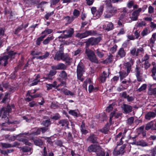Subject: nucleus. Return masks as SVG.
<instances>
[{
    "label": "nucleus",
    "mask_w": 156,
    "mask_h": 156,
    "mask_svg": "<svg viewBox=\"0 0 156 156\" xmlns=\"http://www.w3.org/2000/svg\"><path fill=\"white\" fill-rule=\"evenodd\" d=\"M97 156H105V153L101 148L97 152Z\"/></svg>",
    "instance_id": "48"
},
{
    "label": "nucleus",
    "mask_w": 156,
    "mask_h": 156,
    "mask_svg": "<svg viewBox=\"0 0 156 156\" xmlns=\"http://www.w3.org/2000/svg\"><path fill=\"white\" fill-rule=\"evenodd\" d=\"M113 59V56L110 55L108 56V57L104 61L105 63H110Z\"/></svg>",
    "instance_id": "42"
},
{
    "label": "nucleus",
    "mask_w": 156,
    "mask_h": 156,
    "mask_svg": "<svg viewBox=\"0 0 156 156\" xmlns=\"http://www.w3.org/2000/svg\"><path fill=\"white\" fill-rule=\"evenodd\" d=\"M2 86L5 88L8 89L9 91L10 92H13L14 90V88L12 87H11L8 83H2Z\"/></svg>",
    "instance_id": "24"
},
{
    "label": "nucleus",
    "mask_w": 156,
    "mask_h": 156,
    "mask_svg": "<svg viewBox=\"0 0 156 156\" xmlns=\"http://www.w3.org/2000/svg\"><path fill=\"white\" fill-rule=\"evenodd\" d=\"M107 10L109 13L113 16L116 13L117 11V8L113 6L110 8H108Z\"/></svg>",
    "instance_id": "20"
},
{
    "label": "nucleus",
    "mask_w": 156,
    "mask_h": 156,
    "mask_svg": "<svg viewBox=\"0 0 156 156\" xmlns=\"http://www.w3.org/2000/svg\"><path fill=\"white\" fill-rule=\"evenodd\" d=\"M81 130L82 133L84 134H86L88 132L86 130L85 124L83 122H82V124L81 126Z\"/></svg>",
    "instance_id": "37"
},
{
    "label": "nucleus",
    "mask_w": 156,
    "mask_h": 156,
    "mask_svg": "<svg viewBox=\"0 0 156 156\" xmlns=\"http://www.w3.org/2000/svg\"><path fill=\"white\" fill-rule=\"evenodd\" d=\"M107 77V74L106 73L104 72L101 76L99 78V80L101 82H105Z\"/></svg>",
    "instance_id": "31"
},
{
    "label": "nucleus",
    "mask_w": 156,
    "mask_h": 156,
    "mask_svg": "<svg viewBox=\"0 0 156 156\" xmlns=\"http://www.w3.org/2000/svg\"><path fill=\"white\" fill-rule=\"evenodd\" d=\"M119 116V115L118 114H116L115 111H114L111 114L109 119V122L110 124H111L112 123V119L113 116H115L116 118H118Z\"/></svg>",
    "instance_id": "35"
},
{
    "label": "nucleus",
    "mask_w": 156,
    "mask_h": 156,
    "mask_svg": "<svg viewBox=\"0 0 156 156\" xmlns=\"http://www.w3.org/2000/svg\"><path fill=\"white\" fill-rule=\"evenodd\" d=\"M26 134V133H20L16 136H10L9 135H5V137L6 138H8V140L10 141H14L17 139L20 141H22L26 145L30 146L31 145V143L29 142L27 140L23 138L25 137Z\"/></svg>",
    "instance_id": "2"
},
{
    "label": "nucleus",
    "mask_w": 156,
    "mask_h": 156,
    "mask_svg": "<svg viewBox=\"0 0 156 156\" xmlns=\"http://www.w3.org/2000/svg\"><path fill=\"white\" fill-rule=\"evenodd\" d=\"M62 60L65 61L68 64H69L72 62L71 59L67 54L64 55L63 57H62Z\"/></svg>",
    "instance_id": "22"
},
{
    "label": "nucleus",
    "mask_w": 156,
    "mask_h": 156,
    "mask_svg": "<svg viewBox=\"0 0 156 156\" xmlns=\"http://www.w3.org/2000/svg\"><path fill=\"white\" fill-rule=\"evenodd\" d=\"M74 17L73 16L70 17L69 16H67L65 17V19L69 23L72 22L74 20Z\"/></svg>",
    "instance_id": "46"
},
{
    "label": "nucleus",
    "mask_w": 156,
    "mask_h": 156,
    "mask_svg": "<svg viewBox=\"0 0 156 156\" xmlns=\"http://www.w3.org/2000/svg\"><path fill=\"white\" fill-rule=\"evenodd\" d=\"M46 37V35H42L37 38L36 41V44L39 45H40L41 44V42L43 40V39L44 38Z\"/></svg>",
    "instance_id": "36"
},
{
    "label": "nucleus",
    "mask_w": 156,
    "mask_h": 156,
    "mask_svg": "<svg viewBox=\"0 0 156 156\" xmlns=\"http://www.w3.org/2000/svg\"><path fill=\"white\" fill-rule=\"evenodd\" d=\"M128 87V85L123 86L122 85L119 86L117 88V90L118 91L120 92L126 89Z\"/></svg>",
    "instance_id": "44"
},
{
    "label": "nucleus",
    "mask_w": 156,
    "mask_h": 156,
    "mask_svg": "<svg viewBox=\"0 0 156 156\" xmlns=\"http://www.w3.org/2000/svg\"><path fill=\"white\" fill-rule=\"evenodd\" d=\"M14 105H12L11 106L8 105L6 108H3L0 110V117L2 114V119H4L8 122V118L7 115L10 112L12 108H14Z\"/></svg>",
    "instance_id": "6"
},
{
    "label": "nucleus",
    "mask_w": 156,
    "mask_h": 156,
    "mask_svg": "<svg viewBox=\"0 0 156 156\" xmlns=\"http://www.w3.org/2000/svg\"><path fill=\"white\" fill-rule=\"evenodd\" d=\"M56 71L55 70H50L49 73L46 75V76L44 77L46 80H52L53 79L52 77L56 73Z\"/></svg>",
    "instance_id": "18"
},
{
    "label": "nucleus",
    "mask_w": 156,
    "mask_h": 156,
    "mask_svg": "<svg viewBox=\"0 0 156 156\" xmlns=\"http://www.w3.org/2000/svg\"><path fill=\"white\" fill-rule=\"evenodd\" d=\"M146 25V23L144 21L140 22H137L136 24V26L138 27H143L145 26Z\"/></svg>",
    "instance_id": "41"
},
{
    "label": "nucleus",
    "mask_w": 156,
    "mask_h": 156,
    "mask_svg": "<svg viewBox=\"0 0 156 156\" xmlns=\"http://www.w3.org/2000/svg\"><path fill=\"white\" fill-rule=\"evenodd\" d=\"M151 64L148 61H146L144 63V67L145 69H147L150 66Z\"/></svg>",
    "instance_id": "59"
},
{
    "label": "nucleus",
    "mask_w": 156,
    "mask_h": 156,
    "mask_svg": "<svg viewBox=\"0 0 156 156\" xmlns=\"http://www.w3.org/2000/svg\"><path fill=\"white\" fill-rule=\"evenodd\" d=\"M125 55L126 53L124 49L123 48H120L118 52V56L120 57V58H122L125 56Z\"/></svg>",
    "instance_id": "26"
},
{
    "label": "nucleus",
    "mask_w": 156,
    "mask_h": 156,
    "mask_svg": "<svg viewBox=\"0 0 156 156\" xmlns=\"http://www.w3.org/2000/svg\"><path fill=\"white\" fill-rule=\"evenodd\" d=\"M150 31L149 30V28H144L141 32V35L144 37L146 36L150 33Z\"/></svg>",
    "instance_id": "30"
},
{
    "label": "nucleus",
    "mask_w": 156,
    "mask_h": 156,
    "mask_svg": "<svg viewBox=\"0 0 156 156\" xmlns=\"http://www.w3.org/2000/svg\"><path fill=\"white\" fill-rule=\"evenodd\" d=\"M148 13L150 14L153 13L154 12V8L151 6H150L148 7Z\"/></svg>",
    "instance_id": "62"
},
{
    "label": "nucleus",
    "mask_w": 156,
    "mask_h": 156,
    "mask_svg": "<svg viewBox=\"0 0 156 156\" xmlns=\"http://www.w3.org/2000/svg\"><path fill=\"white\" fill-rule=\"evenodd\" d=\"M11 47H8L5 52V55L0 57V67L5 66L8 64V60L9 58H12L14 57L16 52L11 50Z\"/></svg>",
    "instance_id": "1"
},
{
    "label": "nucleus",
    "mask_w": 156,
    "mask_h": 156,
    "mask_svg": "<svg viewBox=\"0 0 156 156\" xmlns=\"http://www.w3.org/2000/svg\"><path fill=\"white\" fill-rule=\"evenodd\" d=\"M60 116L58 113H56L52 117H51V118L53 119L57 120L60 118Z\"/></svg>",
    "instance_id": "58"
},
{
    "label": "nucleus",
    "mask_w": 156,
    "mask_h": 156,
    "mask_svg": "<svg viewBox=\"0 0 156 156\" xmlns=\"http://www.w3.org/2000/svg\"><path fill=\"white\" fill-rule=\"evenodd\" d=\"M96 52L97 56L100 58H102L104 55V54L102 52L100 51L99 49H97L96 50Z\"/></svg>",
    "instance_id": "45"
},
{
    "label": "nucleus",
    "mask_w": 156,
    "mask_h": 156,
    "mask_svg": "<svg viewBox=\"0 0 156 156\" xmlns=\"http://www.w3.org/2000/svg\"><path fill=\"white\" fill-rule=\"evenodd\" d=\"M101 38L99 37L96 38L91 37L88 39L86 42L87 45H95L98 44L101 41Z\"/></svg>",
    "instance_id": "8"
},
{
    "label": "nucleus",
    "mask_w": 156,
    "mask_h": 156,
    "mask_svg": "<svg viewBox=\"0 0 156 156\" xmlns=\"http://www.w3.org/2000/svg\"><path fill=\"white\" fill-rule=\"evenodd\" d=\"M62 92H63L66 95L73 96L74 94V93L72 92L67 89H64V90H62Z\"/></svg>",
    "instance_id": "43"
},
{
    "label": "nucleus",
    "mask_w": 156,
    "mask_h": 156,
    "mask_svg": "<svg viewBox=\"0 0 156 156\" xmlns=\"http://www.w3.org/2000/svg\"><path fill=\"white\" fill-rule=\"evenodd\" d=\"M131 63L127 62L126 63L125 71L121 70L119 72V74L120 79L121 80H122L129 73L131 70V66L133 63V60L130 61Z\"/></svg>",
    "instance_id": "3"
},
{
    "label": "nucleus",
    "mask_w": 156,
    "mask_h": 156,
    "mask_svg": "<svg viewBox=\"0 0 156 156\" xmlns=\"http://www.w3.org/2000/svg\"><path fill=\"white\" fill-rule=\"evenodd\" d=\"M97 139L96 136L92 134L88 137V140L92 143H95L97 142Z\"/></svg>",
    "instance_id": "27"
},
{
    "label": "nucleus",
    "mask_w": 156,
    "mask_h": 156,
    "mask_svg": "<svg viewBox=\"0 0 156 156\" xmlns=\"http://www.w3.org/2000/svg\"><path fill=\"white\" fill-rule=\"evenodd\" d=\"M52 68L55 70L65 69L66 68V66L63 63H59L55 66H52Z\"/></svg>",
    "instance_id": "17"
},
{
    "label": "nucleus",
    "mask_w": 156,
    "mask_h": 156,
    "mask_svg": "<svg viewBox=\"0 0 156 156\" xmlns=\"http://www.w3.org/2000/svg\"><path fill=\"white\" fill-rule=\"evenodd\" d=\"M74 32L73 29L70 28L69 29L65 30V33H66L64 35H61L58 37V38H67L70 37L72 36Z\"/></svg>",
    "instance_id": "11"
},
{
    "label": "nucleus",
    "mask_w": 156,
    "mask_h": 156,
    "mask_svg": "<svg viewBox=\"0 0 156 156\" xmlns=\"http://www.w3.org/2000/svg\"><path fill=\"white\" fill-rule=\"evenodd\" d=\"M80 12L77 9H75L73 12V14L74 18H77L80 15Z\"/></svg>",
    "instance_id": "40"
},
{
    "label": "nucleus",
    "mask_w": 156,
    "mask_h": 156,
    "mask_svg": "<svg viewBox=\"0 0 156 156\" xmlns=\"http://www.w3.org/2000/svg\"><path fill=\"white\" fill-rule=\"evenodd\" d=\"M69 113L74 116H77V112L74 110H70L69 111Z\"/></svg>",
    "instance_id": "57"
},
{
    "label": "nucleus",
    "mask_w": 156,
    "mask_h": 156,
    "mask_svg": "<svg viewBox=\"0 0 156 156\" xmlns=\"http://www.w3.org/2000/svg\"><path fill=\"white\" fill-rule=\"evenodd\" d=\"M148 94L150 95H154L156 96V88L154 89H150L148 91Z\"/></svg>",
    "instance_id": "39"
},
{
    "label": "nucleus",
    "mask_w": 156,
    "mask_h": 156,
    "mask_svg": "<svg viewBox=\"0 0 156 156\" xmlns=\"http://www.w3.org/2000/svg\"><path fill=\"white\" fill-rule=\"evenodd\" d=\"M35 144L37 146H40L43 144V142L40 139L37 138L34 140Z\"/></svg>",
    "instance_id": "33"
},
{
    "label": "nucleus",
    "mask_w": 156,
    "mask_h": 156,
    "mask_svg": "<svg viewBox=\"0 0 156 156\" xmlns=\"http://www.w3.org/2000/svg\"><path fill=\"white\" fill-rule=\"evenodd\" d=\"M133 120L134 118L133 117H131L128 119L127 122L129 124L131 125L133 123Z\"/></svg>",
    "instance_id": "64"
},
{
    "label": "nucleus",
    "mask_w": 156,
    "mask_h": 156,
    "mask_svg": "<svg viewBox=\"0 0 156 156\" xmlns=\"http://www.w3.org/2000/svg\"><path fill=\"white\" fill-rule=\"evenodd\" d=\"M48 129L47 127H42L40 129L34 128L32 129V131L30 133L31 135H36L40 134L41 131L43 133L48 130Z\"/></svg>",
    "instance_id": "9"
},
{
    "label": "nucleus",
    "mask_w": 156,
    "mask_h": 156,
    "mask_svg": "<svg viewBox=\"0 0 156 156\" xmlns=\"http://www.w3.org/2000/svg\"><path fill=\"white\" fill-rule=\"evenodd\" d=\"M122 108L124 112L126 113H129L131 112L132 111V107L128 105L124 104Z\"/></svg>",
    "instance_id": "19"
},
{
    "label": "nucleus",
    "mask_w": 156,
    "mask_h": 156,
    "mask_svg": "<svg viewBox=\"0 0 156 156\" xmlns=\"http://www.w3.org/2000/svg\"><path fill=\"white\" fill-rule=\"evenodd\" d=\"M122 12L123 13L121 14L120 16V20H122L123 19H127L128 17H130V16H128V13L127 12V9L126 8H123L122 9Z\"/></svg>",
    "instance_id": "13"
},
{
    "label": "nucleus",
    "mask_w": 156,
    "mask_h": 156,
    "mask_svg": "<svg viewBox=\"0 0 156 156\" xmlns=\"http://www.w3.org/2000/svg\"><path fill=\"white\" fill-rule=\"evenodd\" d=\"M103 9L104 6L103 5L100 6L98 10L95 7H92L91 9V11L94 19H97L100 17L102 13Z\"/></svg>",
    "instance_id": "5"
},
{
    "label": "nucleus",
    "mask_w": 156,
    "mask_h": 156,
    "mask_svg": "<svg viewBox=\"0 0 156 156\" xmlns=\"http://www.w3.org/2000/svg\"><path fill=\"white\" fill-rule=\"evenodd\" d=\"M143 8H140L137 10L134 11L132 14V16L131 17H128L127 19L125 20L126 23H130L133 21L136 20L139 15L140 12L141 11Z\"/></svg>",
    "instance_id": "7"
},
{
    "label": "nucleus",
    "mask_w": 156,
    "mask_h": 156,
    "mask_svg": "<svg viewBox=\"0 0 156 156\" xmlns=\"http://www.w3.org/2000/svg\"><path fill=\"white\" fill-rule=\"evenodd\" d=\"M59 76L60 79L63 80H66L67 78V75L64 71H62L60 73Z\"/></svg>",
    "instance_id": "25"
},
{
    "label": "nucleus",
    "mask_w": 156,
    "mask_h": 156,
    "mask_svg": "<svg viewBox=\"0 0 156 156\" xmlns=\"http://www.w3.org/2000/svg\"><path fill=\"white\" fill-rule=\"evenodd\" d=\"M100 148V147L99 146L92 145L88 148V151L90 152H97Z\"/></svg>",
    "instance_id": "16"
},
{
    "label": "nucleus",
    "mask_w": 156,
    "mask_h": 156,
    "mask_svg": "<svg viewBox=\"0 0 156 156\" xmlns=\"http://www.w3.org/2000/svg\"><path fill=\"white\" fill-rule=\"evenodd\" d=\"M156 33H154L153 34L151 37L150 39V44L151 46H153V44L154 43L156 40Z\"/></svg>",
    "instance_id": "29"
},
{
    "label": "nucleus",
    "mask_w": 156,
    "mask_h": 156,
    "mask_svg": "<svg viewBox=\"0 0 156 156\" xmlns=\"http://www.w3.org/2000/svg\"><path fill=\"white\" fill-rule=\"evenodd\" d=\"M153 126V122H151L148 123L145 127V129L146 130H148Z\"/></svg>",
    "instance_id": "55"
},
{
    "label": "nucleus",
    "mask_w": 156,
    "mask_h": 156,
    "mask_svg": "<svg viewBox=\"0 0 156 156\" xmlns=\"http://www.w3.org/2000/svg\"><path fill=\"white\" fill-rule=\"evenodd\" d=\"M85 53L89 59L92 62L97 63L98 59L94 52L89 48H86Z\"/></svg>",
    "instance_id": "4"
},
{
    "label": "nucleus",
    "mask_w": 156,
    "mask_h": 156,
    "mask_svg": "<svg viewBox=\"0 0 156 156\" xmlns=\"http://www.w3.org/2000/svg\"><path fill=\"white\" fill-rule=\"evenodd\" d=\"M106 5L108 8H110L112 6L111 3L112 2L111 0H106L105 1Z\"/></svg>",
    "instance_id": "49"
},
{
    "label": "nucleus",
    "mask_w": 156,
    "mask_h": 156,
    "mask_svg": "<svg viewBox=\"0 0 156 156\" xmlns=\"http://www.w3.org/2000/svg\"><path fill=\"white\" fill-rule=\"evenodd\" d=\"M135 75L138 81H141L142 80V75L143 74L141 69L140 67L136 66L135 70Z\"/></svg>",
    "instance_id": "12"
},
{
    "label": "nucleus",
    "mask_w": 156,
    "mask_h": 156,
    "mask_svg": "<svg viewBox=\"0 0 156 156\" xmlns=\"http://www.w3.org/2000/svg\"><path fill=\"white\" fill-rule=\"evenodd\" d=\"M84 37H86L89 35H92L94 34V32L92 30L86 31L83 33Z\"/></svg>",
    "instance_id": "34"
},
{
    "label": "nucleus",
    "mask_w": 156,
    "mask_h": 156,
    "mask_svg": "<svg viewBox=\"0 0 156 156\" xmlns=\"http://www.w3.org/2000/svg\"><path fill=\"white\" fill-rule=\"evenodd\" d=\"M2 146L3 148H7L12 147V145L10 144L7 143H2Z\"/></svg>",
    "instance_id": "51"
},
{
    "label": "nucleus",
    "mask_w": 156,
    "mask_h": 156,
    "mask_svg": "<svg viewBox=\"0 0 156 156\" xmlns=\"http://www.w3.org/2000/svg\"><path fill=\"white\" fill-rule=\"evenodd\" d=\"M58 125H60L62 126L67 127L69 122L66 119H63L60 120L58 122Z\"/></svg>",
    "instance_id": "21"
},
{
    "label": "nucleus",
    "mask_w": 156,
    "mask_h": 156,
    "mask_svg": "<svg viewBox=\"0 0 156 156\" xmlns=\"http://www.w3.org/2000/svg\"><path fill=\"white\" fill-rule=\"evenodd\" d=\"M54 38V37L53 36L48 37L43 41V44L44 45L48 44L50 41L53 40Z\"/></svg>",
    "instance_id": "28"
},
{
    "label": "nucleus",
    "mask_w": 156,
    "mask_h": 156,
    "mask_svg": "<svg viewBox=\"0 0 156 156\" xmlns=\"http://www.w3.org/2000/svg\"><path fill=\"white\" fill-rule=\"evenodd\" d=\"M147 87V85L146 84H144L138 89V91L140 92L146 89Z\"/></svg>",
    "instance_id": "52"
},
{
    "label": "nucleus",
    "mask_w": 156,
    "mask_h": 156,
    "mask_svg": "<svg viewBox=\"0 0 156 156\" xmlns=\"http://www.w3.org/2000/svg\"><path fill=\"white\" fill-rule=\"evenodd\" d=\"M36 91L37 90H34L30 91H28L27 92V95L30 96V95H31V94H32L35 93Z\"/></svg>",
    "instance_id": "63"
},
{
    "label": "nucleus",
    "mask_w": 156,
    "mask_h": 156,
    "mask_svg": "<svg viewBox=\"0 0 156 156\" xmlns=\"http://www.w3.org/2000/svg\"><path fill=\"white\" fill-rule=\"evenodd\" d=\"M113 154V155L115 156H117L120 154L119 151V150H118L117 149V146L114 149Z\"/></svg>",
    "instance_id": "50"
},
{
    "label": "nucleus",
    "mask_w": 156,
    "mask_h": 156,
    "mask_svg": "<svg viewBox=\"0 0 156 156\" xmlns=\"http://www.w3.org/2000/svg\"><path fill=\"white\" fill-rule=\"evenodd\" d=\"M53 32V30L51 29H49L48 28H46L45 30L42 31L41 32V34H44V35H46V36L48 34H49L51 33H52Z\"/></svg>",
    "instance_id": "38"
},
{
    "label": "nucleus",
    "mask_w": 156,
    "mask_h": 156,
    "mask_svg": "<svg viewBox=\"0 0 156 156\" xmlns=\"http://www.w3.org/2000/svg\"><path fill=\"white\" fill-rule=\"evenodd\" d=\"M155 113L153 112L147 113L145 115V118L146 119L150 120L151 118L154 117L155 116Z\"/></svg>",
    "instance_id": "23"
},
{
    "label": "nucleus",
    "mask_w": 156,
    "mask_h": 156,
    "mask_svg": "<svg viewBox=\"0 0 156 156\" xmlns=\"http://www.w3.org/2000/svg\"><path fill=\"white\" fill-rule=\"evenodd\" d=\"M83 71V68L82 67V65H81L80 64H79L77 66V78L81 81H83L84 80L83 78L82 77Z\"/></svg>",
    "instance_id": "10"
},
{
    "label": "nucleus",
    "mask_w": 156,
    "mask_h": 156,
    "mask_svg": "<svg viewBox=\"0 0 156 156\" xmlns=\"http://www.w3.org/2000/svg\"><path fill=\"white\" fill-rule=\"evenodd\" d=\"M76 37H77L79 38H80V39H82V38H85L83 33H77L76 34Z\"/></svg>",
    "instance_id": "61"
},
{
    "label": "nucleus",
    "mask_w": 156,
    "mask_h": 156,
    "mask_svg": "<svg viewBox=\"0 0 156 156\" xmlns=\"http://www.w3.org/2000/svg\"><path fill=\"white\" fill-rule=\"evenodd\" d=\"M43 125L45 126V127H47L50 124V121L48 119L45 120L42 123Z\"/></svg>",
    "instance_id": "53"
},
{
    "label": "nucleus",
    "mask_w": 156,
    "mask_h": 156,
    "mask_svg": "<svg viewBox=\"0 0 156 156\" xmlns=\"http://www.w3.org/2000/svg\"><path fill=\"white\" fill-rule=\"evenodd\" d=\"M97 89V88H94L93 85L90 84L89 85L88 87V90L89 93H91L93 91V90L95 89Z\"/></svg>",
    "instance_id": "56"
},
{
    "label": "nucleus",
    "mask_w": 156,
    "mask_h": 156,
    "mask_svg": "<svg viewBox=\"0 0 156 156\" xmlns=\"http://www.w3.org/2000/svg\"><path fill=\"white\" fill-rule=\"evenodd\" d=\"M55 87V84L46 83V87L48 90L51 89L52 87Z\"/></svg>",
    "instance_id": "54"
},
{
    "label": "nucleus",
    "mask_w": 156,
    "mask_h": 156,
    "mask_svg": "<svg viewBox=\"0 0 156 156\" xmlns=\"http://www.w3.org/2000/svg\"><path fill=\"white\" fill-rule=\"evenodd\" d=\"M64 55L63 51H59L55 54V56L54 57V58L55 60L59 61L62 60Z\"/></svg>",
    "instance_id": "15"
},
{
    "label": "nucleus",
    "mask_w": 156,
    "mask_h": 156,
    "mask_svg": "<svg viewBox=\"0 0 156 156\" xmlns=\"http://www.w3.org/2000/svg\"><path fill=\"white\" fill-rule=\"evenodd\" d=\"M23 152H29V155L31 154L32 153L31 149L30 147H23L21 148Z\"/></svg>",
    "instance_id": "32"
},
{
    "label": "nucleus",
    "mask_w": 156,
    "mask_h": 156,
    "mask_svg": "<svg viewBox=\"0 0 156 156\" xmlns=\"http://www.w3.org/2000/svg\"><path fill=\"white\" fill-rule=\"evenodd\" d=\"M137 144L142 147H145L147 146V144L144 141H140L137 143Z\"/></svg>",
    "instance_id": "47"
},
{
    "label": "nucleus",
    "mask_w": 156,
    "mask_h": 156,
    "mask_svg": "<svg viewBox=\"0 0 156 156\" xmlns=\"http://www.w3.org/2000/svg\"><path fill=\"white\" fill-rule=\"evenodd\" d=\"M112 104L110 105L108 107H107L106 109V111L108 112H110L113 108Z\"/></svg>",
    "instance_id": "60"
},
{
    "label": "nucleus",
    "mask_w": 156,
    "mask_h": 156,
    "mask_svg": "<svg viewBox=\"0 0 156 156\" xmlns=\"http://www.w3.org/2000/svg\"><path fill=\"white\" fill-rule=\"evenodd\" d=\"M113 28V24L111 22L106 23L102 26V28L103 29L108 31L112 30Z\"/></svg>",
    "instance_id": "14"
}]
</instances>
